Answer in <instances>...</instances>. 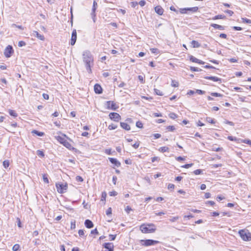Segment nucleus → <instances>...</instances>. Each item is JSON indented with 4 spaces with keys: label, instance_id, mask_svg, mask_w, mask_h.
<instances>
[{
    "label": "nucleus",
    "instance_id": "nucleus-3",
    "mask_svg": "<svg viewBox=\"0 0 251 251\" xmlns=\"http://www.w3.org/2000/svg\"><path fill=\"white\" fill-rule=\"evenodd\" d=\"M238 233L243 240L245 241L251 240V233L248 230L241 229L239 231Z\"/></svg>",
    "mask_w": 251,
    "mask_h": 251
},
{
    "label": "nucleus",
    "instance_id": "nucleus-53",
    "mask_svg": "<svg viewBox=\"0 0 251 251\" xmlns=\"http://www.w3.org/2000/svg\"><path fill=\"white\" fill-rule=\"evenodd\" d=\"M243 143L251 146V140H248V139L244 140L243 141Z\"/></svg>",
    "mask_w": 251,
    "mask_h": 251
},
{
    "label": "nucleus",
    "instance_id": "nucleus-14",
    "mask_svg": "<svg viewBox=\"0 0 251 251\" xmlns=\"http://www.w3.org/2000/svg\"><path fill=\"white\" fill-rule=\"evenodd\" d=\"M94 91L96 94H101L102 92V89L101 86L98 84H96L94 85Z\"/></svg>",
    "mask_w": 251,
    "mask_h": 251
},
{
    "label": "nucleus",
    "instance_id": "nucleus-40",
    "mask_svg": "<svg viewBox=\"0 0 251 251\" xmlns=\"http://www.w3.org/2000/svg\"><path fill=\"white\" fill-rule=\"evenodd\" d=\"M172 86L175 87H177L178 86V83L176 81H175V80L172 81Z\"/></svg>",
    "mask_w": 251,
    "mask_h": 251
},
{
    "label": "nucleus",
    "instance_id": "nucleus-5",
    "mask_svg": "<svg viewBox=\"0 0 251 251\" xmlns=\"http://www.w3.org/2000/svg\"><path fill=\"white\" fill-rule=\"evenodd\" d=\"M140 242L142 246L148 247L150 246L154 245L159 243L158 241L152 239L140 240Z\"/></svg>",
    "mask_w": 251,
    "mask_h": 251
},
{
    "label": "nucleus",
    "instance_id": "nucleus-58",
    "mask_svg": "<svg viewBox=\"0 0 251 251\" xmlns=\"http://www.w3.org/2000/svg\"><path fill=\"white\" fill-rule=\"evenodd\" d=\"M146 1L144 0H141L138 3L141 6H144L146 4Z\"/></svg>",
    "mask_w": 251,
    "mask_h": 251
},
{
    "label": "nucleus",
    "instance_id": "nucleus-56",
    "mask_svg": "<svg viewBox=\"0 0 251 251\" xmlns=\"http://www.w3.org/2000/svg\"><path fill=\"white\" fill-rule=\"evenodd\" d=\"M225 12L228 14L230 16L233 14V12L230 10H226L225 11Z\"/></svg>",
    "mask_w": 251,
    "mask_h": 251
},
{
    "label": "nucleus",
    "instance_id": "nucleus-32",
    "mask_svg": "<svg viewBox=\"0 0 251 251\" xmlns=\"http://www.w3.org/2000/svg\"><path fill=\"white\" fill-rule=\"evenodd\" d=\"M117 127V126H116L114 124H111V125H109L108 128L109 130H113V129H116Z\"/></svg>",
    "mask_w": 251,
    "mask_h": 251
},
{
    "label": "nucleus",
    "instance_id": "nucleus-61",
    "mask_svg": "<svg viewBox=\"0 0 251 251\" xmlns=\"http://www.w3.org/2000/svg\"><path fill=\"white\" fill-rule=\"evenodd\" d=\"M116 237V235H112V234L109 235L110 240L111 241H114Z\"/></svg>",
    "mask_w": 251,
    "mask_h": 251
},
{
    "label": "nucleus",
    "instance_id": "nucleus-46",
    "mask_svg": "<svg viewBox=\"0 0 251 251\" xmlns=\"http://www.w3.org/2000/svg\"><path fill=\"white\" fill-rule=\"evenodd\" d=\"M25 45H26L25 43L23 41H19L18 43V46L20 47L25 46Z\"/></svg>",
    "mask_w": 251,
    "mask_h": 251
},
{
    "label": "nucleus",
    "instance_id": "nucleus-31",
    "mask_svg": "<svg viewBox=\"0 0 251 251\" xmlns=\"http://www.w3.org/2000/svg\"><path fill=\"white\" fill-rule=\"evenodd\" d=\"M190 70L192 72H199L201 71V70L197 67H191Z\"/></svg>",
    "mask_w": 251,
    "mask_h": 251
},
{
    "label": "nucleus",
    "instance_id": "nucleus-47",
    "mask_svg": "<svg viewBox=\"0 0 251 251\" xmlns=\"http://www.w3.org/2000/svg\"><path fill=\"white\" fill-rule=\"evenodd\" d=\"M112 214V209L111 207H109L107 209V210L106 211V214L107 216L110 215Z\"/></svg>",
    "mask_w": 251,
    "mask_h": 251
},
{
    "label": "nucleus",
    "instance_id": "nucleus-25",
    "mask_svg": "<svg viewBox=\"0 0 251 251\" xmlns=\"http://www.w3.org/2000/svg\"><path fill=\"white\" fill-rule=\"evenodd\" d=\"M9 114H10V115H11V116H13L14 117H16L17 116V114L16 113V112L14 111V110H9Z\"/></svg>",
    "mask_w": 251,
    "mask_h": 251
},
{
    "label": "nucleus",
    "instance_id": "nucleus-59",
    "mask_svg": "<svg viewBox=\"0 0 251 251\" xmlns=\"http://www.w3.org/2000/svg\"><path fill=\"white\" fill-rule=\"evenodd\" d=\"M78 234L80 236H83L84 235V230L82 229H79L78 230Z\"/></svg>",
    "mask_w": 251,
    "mask_h": 251
},
{
    "label": "nucleus",
    "instance_id": "nucleus-63",
    "mask_svg": "<svg viewBox=\"0 0 251 251\" xmlns=\"http://www.w3.org/2000/svg\"><path fill=\"white\" fill-rule=\"evenodd\" d=\"M117 195V193L116 191H112L109 192V195L110 196H115Z\"/></svg>",
    "mask_w": 251,
    "mask_h": 251
},
{
    "label": "nucleus",
    "instance_id": "nucleus-36",
    "mask_svg": "<svg viewBox=\"0 0 251 251\" xmlns=\"http://www.w3.org/2000/svg\"><path fill=\"white\" fill-rule=\"evenodd\" d=\"M227 139L229 140L232 141H236L237 140V139L236 137H233V136H228L227 137Z\"/></svg>",
    "mask_w": 251,
    "mask_h": 251
},
{
    "label": "nucleus",
    "instance_id": "nucleus-29",
    "mask_svg": "<svg viewBox=\"0 0 251 251\" xmlns=\"http://www.w3.org/2000/svg\"><path fill=\"white\" fill-rule=\"evenodd\" d=\"M3 166L5 168H7L9 166V161L8 160H5L3 162Z\"/></svg>",
    "mask_w": 251,
    "mask_h": 251
},
{
    "label": "nucleus",
    "instance_id": "nucleus-35",
    "mask_svg": "<svg viewBox=\"0 0 251 251\" xmlns=\"http://www.w3.org/2000/svg\"><path fill=\"white\" fill-rule=\"evenodd\" d=\"M75 228V220H73L71 222V229H74Z\"/></svg>",
    "mask_w": 251,
    "mask_h": 251
},
{
    "label": "nucleus",
    "instance_id": "nucleus-10",
    "mask_svg": "<svg viewBox=\"0 0 251 251\" xmlns=\"http://www.w3.org/2000/svg\"><path fill=\"white\" fill-rule=\"evenodd\" d=\"M77 39V33L76 29H74L71 36V45L73 46L75 44Z\"/></svg>",
    "mask_w": 251,
    "mask_h": 251
},
{
    "label": "nucleus",
    "instance_id": "nucleus-54",
    "mask_svg": "<svg viewBox=\"0 0 251 251\" xmlns=\"http://www.w3.org/2000/svg\"><path fill=\"white\" fill-rule=\"evenodd\" d=\"M139 145H140V142H136L135 144H134L133 145H132V147L135 148V149H137L139 146Z\"/></svg>",
    "mask_w": 251,
    "mask_h": 251
},
{
    "label": "nucleus",
    "instance_id": "nucleus-24",
    "mask_svg": "<svg viewBox=\"0 0 251 251\" xmlns=\"http://www.w3.org/2000/svg\"><path fill=\"white\" fill-rule=\"evenodd\" d=\"M190 60L193 62L198 63L199 59H198V58H196L195 57L191 55L190 57Z\"/></svg>",
    "mask_w": 251,
    "mask_h": 251
},
{
    "label": "nucleus",
    "instance_id": "nucleus-28",
    "mask_svg": "<svg viewBox=\"0 0 251 251\" xmlns=\"http://www.w3.org/2000/svg\"><path fill=\"white\" fill-rule=\"evenodd\" d=\"M43 179L45 183H49V179H48L47 175H46V174L43 175Z\"/></svg>",
    "mask_w": 251,
    "mask_h": 251
},
{
    "label": "nucleus",
    "instance_id": "nucleus-52",
    "mask_svg": "<svg viewBox=\"0 0 251 251\" xmlns=\"http://www.w3.org/2000/svg\"><path fill=\"white\" fill-rule=\"evenodd\" d=\"M175 188V185L173 184L170 183L168 186V189L169 190H173Z\"/></svg>",
    "mask_w": 251,
    "mask_h": 251
},
{
    "label": "nucleus",
    "instance_id": "nucleus-12",
    "mask_svg": "<svg viewBox=\"0 0 251 251\" xmlns=\"http://www.w3.org/2000/svg\"><path fill=\"white\" fill-rule=\"evenodd\" d=\"M106 106L107 109H111L113 110H115L117 107L116 104L113 101H107L106 102Z\"/></svg>",
    "mask_w": 251,
    "mask_h": 251
},
{
    "label": "nucleus",
    "instance_id": "nucleus-55",
    "mask_svg": "<svg viewBox=\"0 0 251 251\" xmlns=\"http://www.w3.org/2000/svg\"><path fill=\"white\" fill-rule=\"evenodd\" d=\"M179 218V217L178 216H176V217H172V218H171L170 219V221L172 222H175L177 220H178Z\"/></svg>",
    "mask_w": 251,
    "mask_h": 251
},
{
    "label": "nucleus",
    "instance_id": "nucleus-2",
    "mask_svg": "<svg viewBox=\"0 0 251 251\" xmlns=\"http://www.w3.org/2000/svg\"><path fill=\"white\" fill-rule=\"evenodd\" d=\"M63 137L60 136H55L56 139L61 144L66 147L70 150H73L75 151L76 152L77 150L74 147H73L71 144L65 139L66 137V135L64 134H62Z\"/></svg>",
    "mask_w": 251,
    "mask_h": 251
},
{
    "label": "nucleus",
    "instance_id": "nucleus-48",
    "mask_svg": "<svg viewBox=\"0 0 251 251\" xmlns=\"http://www.w3.org/2000/svg\"><path fill=\"white\" fill-rule=\"evenodd\" d=\"M192 165H193L192 163L187 164H185V165L182 166L181 167L188 169V168H189L190 167H191V166H192Z\"/></svg>",
    "mask_w": 251,
    "mask_h": 251
},
{
    "label": "nucleus",
    "instance_id": "nucleus-34",
    "mask_svg": "<svg viewBox=\"0 0 251 251\" xmlns=\"http://www.w3.org/2000/svg\"><path fill=\"white\" fill-rule=\"evenodd\" d=\"M20 249V246L18 244H15L13 246L12 250L13 251H18Z\"/></svg>",
    "mask_w": 251,
    "mask_h": 251
},
{
    "label": "nucleus",
    "instance_id": "nucleus-17",
    "mask_svg": "<svg viewBox=\"0 0 251 251\" xmlns=\"http://www.w3.org/2000/svg\"><path fill=\"white\" fill-rule=\"evenodd\" d=\"M84 225L85 226L88 228H91L94 226L93 222L88 219H87L85 221Z\"/></svg>",
    "mask_w": 251,
    "mask_h": 251
},
{
    "label": "nucleus",
    "instance_id": "nucleus-15",
    "mask_svg": "<svg viewBox=\"0 0 251 251\" xmlns=\"http://www.w3.org/2000/svg\"><path fill=\"white\" fill-rule=\"evenodd\" d=\"M154 9L155 12L159 15H162L164 12V9L160 5H157L155 7Z\"/></svg>",
    "mask_w": 251,
    "mask_h": 251
},
{
    "label": "nucleus",
    "instance_id": "nucleus-62",
    "mask_svg": "<svg viewBox=\"0 0 251 251\" xmlns=\"http://www.w3.org/2000/svg\"><path fill=\"white\" fill-rule=\"evenodd\" d=\"M225 123L226 124H227V125H229L231 126H234V124L232 122H230V121H227V120H226Z\"/></svg>",
    "mask_w": 251,
    "mask_h": 251
},
{
    "label": "nucleus",
    "instance_id": "nucleus-60",
    "mask_svg": "<svg viewBox=\"0 0 251 251\" xmlns=\"http://www.w3.org/2000/svg\"><path fill=\"white\" fill-rule=\"evenodd\" d=\"M138 4V2L136 1H133L131 2V5L132 7L135 8Z\"/></svg>",
    "mask_w": 251,
    "mask_h": 251
},
{
    "label": "nucleus",
    "instance_id": "nucleus-50",
    "mask_svg": "<svg viewBox=\"0 0 251 251\" xmlns=\"http://www.w3.org/2000/svg\"><path fill=\"white\" fill-rule=\"evenodd\" d=\"M76 180L79 182H82L83 181V179L81 176H76Z\"/></svg>",
    "mask_w": 251,
    "mask_h": 251
},
{
    "label": "nucleus",
    "instance_id": "nucleus-22",
    "mask_svg": "<svg viewBox=\"0 0 251 251\" xmlns=\"http://www.w3.org/2000/svg\"><path fill=\"white\" fill-rule=\"evenodd\" d=\"M191 45L193 48H199L200 47V44L195 40H193L191 42Z\"/></svg>",
    "mask_w": 251,
    "mask_h": 251
},
{
    "label": "nucleus",
    "instance_id": "nucleus-11",
    "mask_svg": "<svg viewBox=\"0 0 251 251\" xmlns=\"http://www.w3.org/2000/svg\"><path fill=\"white\" fill-rule=\"evenodd\" d=\"M103 247L107 250L105 251H113L114 248L112 243H105L103 244Z\"/></svg>",
    "mask_w": 251,
    "mask_h": 251
},
{
    "label": "nucleus",
    "instance_id": "nucleus-1",
    "mask_svg": "<svg viewBox=\"0 0 251 251\" xmlns=\"http://www.w3.org/2000/svg\"><path fill=\"white\" fill-rule=\"evenodd\" d=\"M82 58L87 72L91 73L92 72L91 68L94 64V59L92 54L90 51L86 50L83 52Z\"/></svg>",
    "mask_w": 251,
    "mask_h": 251
},
{
    "label": "nucleus",
    "instance_id": "nucleus-27",
    "mask_svg": "<svg viewBox=\"0 0 251 251\" xmlns=\"http://www.w3.org/2000/svg\"><path fill=\"white\" fill-rule=\"evenodd\" d=\"M159 151L162 152L169 151V148L167 147H162L159 148Z\"/></svg>",
    "mask_w": 251,
    "mask_h": 251
},
{
    "label": "nucleus",
    "instance_id": "nucleus-23",
    "mask_svg": "<svg viewBox=\"0 0 251 251\" xmlns=\"http://www.w3.org/2000/svg\"><path fill=\"white\" fill-rule=\"evenodd\" d=\"M226 18V16L224 15H218L214 17L212 19L213 20H217V19H223Z\"/></svg>",
    "mask_w": 251,
    "mask_h": 251
},
{
    "label": "nucleus",
    "instance_id": "nucleus-7",
    "mask_svg": "<svg viewBox=\"0 0 251 251\" xmlns=\"http://www.w3.org/2000/svg\"><path fill=\"white\" fill-rule=\"evenodd\" d=\"M13 49L11 46L8 45L4 50V54L7 58L10 57L13 53Z\"/></svg>",
    "mask_w": 251,
    "mask_h": 251
},
{
    "label": "nucleus",
    "instance_id": "nucleus-26",
    "mask_svg": "<svg viewBox=\"0 0 251 251\" xmlns=\"http://www.w3.org/2000/svg\"><path fill=\"white\" fill-rule=\"evenodd\" d=\"M169 117L171 119H175L177 118V115L174 112H171L169 114Z\"/></svg>",
    "mask_w": 251,
    "mask_h": 251
},
{
    "label": "nucleus",
    "instance_id": "nucleus-57",
    "mask_svg": "<svg viewBox=\"0 0 251 251\" xmlns=\"http://www.w3.org/2000/svg\"><path fill=\"white\" fill-rule=\"evenodd\" d=\"M242 20L244 23L250 24L251 23V20L247 18H242Z\"/></svg>",
    "mask_w": 251,
    "mask_h": 251
},
{
    "label": "nucleus",
    "instance_id": "nucleus-33",
    "mask_svg": "<svg viewBox=\"0 0 251 251\" xmlns=\"http://www.w3.org/2000/svg\"><path fill=\"white\" fill-rule=\"evenodd\" d=\"M154 92L156 93V94L157 95H159V96H163V92H161V91H160L159 90H158L157 89H154Z\"/></svg>",
    "mask_w": 251,
    "mask_h": 251
},
{
    "label": "nucleus",
    "instance_id": "nucleus-21",
    "mask_svg": "<svg viewBox=\"0 0 251 251\" xmlns=\"http://www.w3.org/2000/svg\"><path fill=\"white\" fill-rule=\"evenodd\" d=\"M199 9L198 7H190V8H187V12H192L193 13L196 12L198 11Z\"/></svg>",
    "mask_w": 251,
    "mask_h": 251
},
{
    "label": "nucleus",
    "instance_id": "nucleus-4",
    "mask_svg": "<svg viewBox=\"0 0 251 251\" xmlns=\"http://www.w3.org/2000/svg\"><path fill=\"white\" fill-rule=\"evenodd\" d=\"M151 226L154 227V225L153 224L148 225L147 226H146L145 225H142L140 226V228L142 232L143 233H152L155 231V228L153 227H151Z\"/></svg>",
    "mask_w": 251,
    "mask_h": 251
},
{
    "label": "nucleus",
    "instance_id": "nucleus-45",
    "mask_svg": "<svg viewBox=\"0 0 251 251\" xmlns=\"http://www.w3.org/2000/svg\"><path fill=\"white\" fill-rule=\"evenodd\" d=\"M132 208L129 206H127L125 208V211L127 214H129L130 211H132Z\"/></svg>",
    "mask_w": 251,
    "mask_h": 251
},
{
    "label": "nucleus",
    "instance_id": "nucleus-18",
    "mask_svg": "<svg viewBox=\"0 0 251 251\" xmlns=\"http://www.w3.org/2000/svg\"><path fill=\"white\" fill-rule=\"evenodd\" d=\"M33 35L42 41H44L45 40V37H44V35L39 34L38 33V32H37L36 31H33Z\"/></svg>",
    "mask_w": 251,
    "mask_h": 251
},
{
    "label": "nucleus",
    "instance_id": "nucleus-49",
    "mask_svg": "<svg viewBox=\"0 0 251 251\" xmlns=\"http://www.w3.org/2000/svg\"><path fill=\"white\" fill-rule=\"evenodd\" d=\"M136 126L139 128H142L143 127V124L141 122L138 121L136 123Z\"/></svg>",
    "mask_w": 251,
    "mask_h": 251
},
{
    "label": "nucleus",
    "instance_id": "nucleus-42",
    "mask_svg": "<svg viewBox=\"0 0 251 251\" xmlns=\"http://www.w3.org/2000/svg\"><path fill=\"white\" fill-rule=\"evenodd\" d=\"M12 27H17V28H19V29H20L21 30H24V27H23L22 25H17L15 24H12Z\"/></svg>",
    "mask_w": 251,
    "mask_h": 251
},
{
    "label": "nucleus",
    "instance_id": "nucleus-13",
    "mask_svg": "<svg viewBox=\"0 0 251 251\" xmlns=\"http://www.w3.org/2000/svg\"><path fill=\"white\" fill-rule=\"evenodd\" d=\"M108 159L110 161V162L115 166L119 167L121 166V163L117 159L114 158L109 157Z\"/></svg>",
    "mask_w": 251,
    "mask_h": 251
},
{
    "label": "nucleus",
    "instance_id": "nucleus-41",
    "mask_svg": "<svg viewBox=\"0 0 251 251\" xmlns=\"http://www.w3.org/2000/svg\"><path fill=\"white\" fill-rule=\"evenodd\" d=\"M202 171L201 169H197L194 171V174L196 175H198L201 174Z\"/></svg>",
    "mask_w": 251,
    "mask_h": 251
},
{
    "label": "nucleus",
    "instance_id": "nucleus-16",
    "mask_svg": "<svg viewBox=\"0 0 251 251\" xmlns=\"http://www.w3.org/2000/svg\"><path fill=\"white\" fill-rule=\"evenodd\" d=\"M204 78L205 79L213 80V81H219L220 83H221V82H222L221 79L217 76H207L204 77Z\"/></svg>",
    "mask_w": 251,
    "mask_h": 251
},
{
    "label": "nucleus",
    "instance_id": "nucleus-19",
    "mask_svg": "<svg viewBox=\"0 0 251 251\" xmlns=\"http://www.w3.org/2000/svg\"><path fill=\"white\" fill-rule=\"evenodd\" d=\"M121 126L124 129L126 130H129L130 129V127L129 125H128L127 123L125 122H121L120 123Z\"/></svg>",
    "mask_w": 251,
    "mask_h": 251
},
{
    "label": "nucleus",
    "instance_id": "nucleus-37",
    "mask_svg": "<svg viewBox=\"0 0 251 251\" xmlns=\"http://www.w3.org/2000/svg\"><path fill=\"white\" fill-rule=\"evenodd\" d=\"M211 95L213 97H222L223 96V95L222 94L218 93H216V92L211 93Z\"/></svg>",
    "mask_w": 251,
    "mask_h": 251
},
{
    "label": "nucleus",
    "instance_id": "nucleus-30",
    "mask_svg": "<svg viewBox=\"0 0 251 251\" xmlns=\"http://www.w3.org/2000/svg\"><path fill=\"white\" fill-rule=\"evenodd\" d=\"M37 154L41 157H43L45 155L44 152L41 150H37Z\"/></svg>",
    "mask_w": 251,
    "mask_h": 251
},
{
    "label": "nucleus",
    "instance_id": "nucleus-43",
    "mask_svg": "<svg viewBox=\"0 0 251 251\" xmlns=\"http://www.w3.org/2000/svg\"><path fill=\"white\" fill-rule=\"evenodd\" d=\"M150 50L152 53H158L159 52L158 50L156 48H151Z\"/></svg>",
    "mask_w": 251,
    "mask_h": 251
},
{
    "label": "nucleus",
    "instance_id": "nucleus-39",
    "mask_svg": "<svg viewBox=\"0 0 251 251\" xmlns=\"http://www.w3.org/2000/svg\"><path fill=\"white\" fill-rule=\"evenodd\" d=\"M167 129L170 131H173L175 129V127L173 126H169L167 127Z\"/></svg>",
    "mask_w": 251,
    "mask_h": 251
},
{
    "label": "nucleus",
    "instance_id": "nucleus-9",
    "mask_svg": "<svg viewBox=\"0 0 251 251\" xmlns=\"http://www.w3.org/2000/svg\"><path fill=\"white\" fill-rule=\"evenodd\" d=\"M109 116L111 120L115 122H118L121 119L120 115L117 113H110L109 115Z\"/></svg>",
    "mask_w": 251,
    "mask_h": 251
},
{
    "label": "nucleus",
    "instance_id": "nucleus-20",
    "mask_svg": "<svg viewBox=\"0 0 251 251\" xmlns=\"http://www.w3.org/2000/svg\"><path fill=\"white\" fill-rule=\"evenodd\" d=\"M210 25L211 26L213 27L214 28L218 29L220 30H223L225 29L224 26L221 25L216 24H211Z\"/></svg>",
    "mask_w": 251,
    "mask_h": 251
},
{
    "label": "nucleus",
    "instance_id": "nucleus-38",
    "mask_svg": "<svg viewBox=\"0 0 251 251\" xmlns=\"http://www.w3.org/2000/svg\"><path fill=\"white\" fill-rule=\"evenodd\" d=\"M180 13L181 14L187 13V8H180L179 10Z\"/></svg>",
    "mask_w": 251,
    "mask_h": 251
},
{
    "label": "nucleus",
    "instance_id": "nucleus-6",
    "mask_svg": "<svg viewBox=\"0 0 251 251\" xmlns=\"http://www.w3.org/2000/svg\"><path fill=\"white\" fill-rule=\"evenodd\" d=\"M56 187L58 192L60 194H63L66 192L68 188V184L66 183H56Z\"/></svg>",
    "mask_w": 251,
    "mask_h": 251
},
{
    "label": "nucleus",
    "instance_id": "nucleus-8",
    "mask_svg": "<svg viewBox=\"0 0 251 251\" xmlns=\"http://www.w3.org/2000/svg\"><path fill=\"white\" fill-rule=\"evenodd\" d=\"M97 6H98L97 3V2L95 0H94V2H93V7H92V12H91V14L92 18L93 20V22L94 23L96 22V14H95V12H96V10L97 9Z\"/></svg>",
    "mask_w": 251,
    "mask_h": 251
},
{
    "label": "nucleus",
    "instance_id": "nucleus-64",
    "mask_svg": "<svg viewBox=\"0 0 251 251\" xmlns=\"http://www.w3.org/2000/svg\"><path fill=\"white\" fill-rule=\"evenodd\" d=\"M153 136L154 137V139H158L161 137V134L159 133H155L153 134Z\"/></svg>",
    "mask_w": 251,
    "mask_h": 251
},
{
    "label": "nucleus",
    "instance_id": "nucleus-51",
    "mask_svg": "<svg viewBox=\"0 0 251 251\" xmlns=\"http://www.w3.org/2000/svg\"><path fill=\"white\" fill-rule=\"evenodd\" d=\"M91 233L92 234L98 235V234H99V232H98L97 229L95 228V229L91 230Z\"/></svg>",
    "mask_w": 251,
    "mask_h": 251
},
{
    "label": "nucleus",
    "instance_id": "nucleus-44",
    "mask_svg": "<svg viewBox=\"0 0 251 251\" xmlns=\"http://www.w3.org/2000/svg\"><path fill=\"white\" fill-rule=\"evenodd\" d=\"M206 121L211 124L215 123L214 120L213 119H212V118H211L210 117H207Z\"/></svg>",
    "mask_w": 251,
    "mask_h": 251
}]
</instances>
